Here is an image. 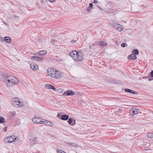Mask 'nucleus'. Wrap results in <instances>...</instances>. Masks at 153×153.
<instances>
[{
    "label": "nucleus",
    "instance_id": "obj_35",
    "mask_svg": "<svg viewBox=\"0 0 153 153\" xmlns=\"http://www.w3.org/2000/svg\"><path fill=\"white\" fill-rule=\"evenodd\" d=\"M94 1L95 3H98V2L97 0H94Z\"/></svg>",
    "mask_w": 153,
    "mask_h": 153
},
{
    "label": "nucleus",
    "instance_id": "obj_22",
    "mask_svg": "<svg viewBox=\"0 0 153 153\" xmlns=\"http://www.w3.org/2000/svg\"><path fill=\"white\" fill-rule=\"evenodd\" d=\"M4 118L0 117V123H3L4 122Z\"/></svg>",
    "mask_w": 153,
    "mask_h": 153
},
{
    "label": "nucleus",
    "instance_id": "obj_24",
    "mask_svg": "<svg viewBox=\"0 0 153 153\" xmlns=\"http://www.w3.org/2000/svg\"><path fill=\"white\" fill-rule=\"evenodd\" d=\"M15 114V112L10 111L9 113V115H10L11 117H13Z\"/></svg>",
    "mask_w": 153,
    "mask_h": 153
},
{
    "label": "nucleus",
    "instance_id": "obj_32",
    "mask_svg": "<svg viewBox=\"0 0 153 153\" xmlns=\"http://www.w3.org/2000/svg\"><path fill=\"white\" fill-rule=\"evenodd\" d=\"M151 76L152 77H153V71H152L151 72Z\"/></svg>",
    "mask_w": 153,
    "mask_h": 153
},
{
    "label": "nucleus",
    "instance_id": "obj_4",
    "mask_svg": "<svg viewBox=\"0 0 153 153\" xmlns=\"http://www.w3.org/2000/svg\"><path fill=\"white\" fill-rule=\"evenodd\" d=\"M12 104L15 107L20 108L23 106V103L20 100L19 98H14L12 99Z\"/></svg>",
    "mask_w": 153,
    "mask_h": 153
},
{
    "label": "nucleus",
    "instance_id": "obj_34",
    "mask_svg": "<svg viewBox=\"0 0 153 153\" xmlns=\"http://www.w3.org/2000/svg\"><path fill=\"white\" fill-rule=\"evenodd\" d=\"M7 128H3L4 131H7Z\"/></svg>",
    "mask_w": 153,
    "mask_h": 153
},
{
    "label": "nucleus",
    "instance_id": "obj_19",
    "mask_svg": "<svg viewBox=\"0 0 153 153\" xmlns=\"http://www.w3.org/2000/svg\"><path fill=\"white\" fill-rule=\"evenodd\" d=\"M4 39L5 42L7 43H9L11 41L10 38L9 37H4Z\"/></svg>",
    "mask_w": 153,
    "mask_h": 153
},
{
    "label": "nucleus",
    "instance_id": "obj_37",
    "mask_svg": "<svg viewBox=\"0 0 153 153\" xmlns=\"http://www.w3.org/2000/svg\"><path fill=\"white\" fill-rule=\"evenodd\" d=\"M97 7H98L101 10H102V8L99 7L98 6H97Z\"/></svg>",
    "mask_w": 153,
    "mask_h": 153
},
{
    "label": "nucleus",
    "instance_id": "obj_2",
    "mask_svg": "<svg viewBox=\"0 0 153 153\" xmlns=\"http://www.w3.org/2000/svg\"><path fill=\"white\" fill-rule=\"evenodd\" d=\"M48 75L56 79H60L62 77V74L60 71L53 68L48 69L47 71Z\"/></svg>",
    "mask_w": 153,
    "mask_h": 153
},
{
    "label": "nucleus",
    "instance_id": "obj_17",
    "mask_svg": "<svg viewBox=\"0 0 153 153\" xmlns=\"http://www.w3.org/2000/svg\"><path fill=\"white\" fill-rule=\"evenodd\" d=\"M47 53V52L45 50H42L39 52V54L41 56L45 55Z\"/></svg>",
    "mask_w": 153,
    "mask_h": 153
},
{
    "label": "nucleus",
    "instance_id": "obj_9",
    "mask_svg": "<svg viewBox=\"0 0 153 153\" xmlns=\"http://www.w3.org/2000/svg\"><path fill=\"white\" fill-rule=\"evenodd\" d=\"M32 121L33 123H39L41 124V122H42V121H41L39 120V118L37 117H35L33 119Z\"/></svg>",
    "mask_w": 153,
    "mask_h": 153
},
{
    "label": "nucleus",
    "instance_id": "obj_31",
    "mask_svg": "<svg viewBox=\"0 0 153 153\" xmlns=\"http://www.w3.org/2000/svg\"><path fill=\"white\" fill-rule=\"evenodd\" d=\"M93 6V4L92 3H90L89 4V7H91V8H92V7Z\"/></svg>",
    "mask_w": 153,
    "mask_h": 153
},
{
    "label": "nucleus",
    "instance_id": "obj_30",
    "mask_svg": "<svg viewBox=\"0 0 153 153\" xmlns=\"http://www.w3.org/2000/svg\"><path fill=\"white\" fill-rule=\"evenodd\" d=\"M92 8H91V7H89L87 9V11H89L91 10Z\"/></svg>",
    "mask_w": 153,
    "mask_h": 153
},
{
    "label": "nucleus",
    "instance_id": "obj_25",
    "mask_svg": "<svg viewBox=\"0 0 153 153\" xmlns=\"http://www.w3.org/2000/svg\"><path fill=\"white\" fill-rule=\"evenodd\" d=\"M72 122V120L71 118H70L69 119H68V122L69 124L71 126Z\"/></svg>",
    "mask_w": 153,
    "mask_h": 153
},
{
    "label": "nucleus",
    "instance_id": "obj_7",
    "mask_svg": "<svg viewBox=\"0 0 153 153\" xmlns=\"http://www.w3.org/2000/svg\"><path fill=\"white\" fill-rule=\"evenodd\" d=\"M30 65L31 68L33 70H37L39 68L38 65L35 63L31 62L30 64Z\"/></svg>",
    "mask_w": 153,
    "mask_h": 153
},
{
    "label": "nucleus",
    "instance_id": "obj_26",
    "mask_svg": "<svg viewBox=\"0 0 153 153\" xmlns=\"http://www.w3.org/2000/svg\"><path fill=\"white\" fill-rule=\"evenodd\" d=\"M133 53H134L135 55H137L139 53L138 51L137 50H134L133 51Z\"/></svg>",
    "mask_w": 153,
    "mask_h": 153
},
{
    "label": "nucleus",
    "instance_id": "obj_39",
    "mask_svg": "<svg viewBox=\"0 0 153 153\" xmlns=\"http://www.w3.org/2000/svg\"><path fill=\"white\" fill-rule=\"evenodd\" d=\"M4 24L6 25V24L5 23H4Z\"/></svg>",
    "mask_w": 153,
    "mask_h": 153
},
{
    "label": "nucleus",
    "instance_id": "obj_23",
    "mask_svg": "<svg viewBox=\"0 0 153 153\" xmlns=\"http://www.w3.org/2000/svg\"><path fill=\"white\" fill-rule=\"evenodd\" d=\"M147 136L149 138H153V133H148L147 134Z\"/></svg>",
    "mask_w": 153,
    "mask_h": 153
},
{
    "label": "nucleus",
    "instance_id": "obj_6",
    "mask_svg": "<svg viewBox=\"0 0 153 153\" xmlns=\"http://www.w3.org/2000/svg\"><path fill=\"white\" fill-rule=\"evenodd\" d=\"M130 111L131 115L137 114L138 113V109L135 107H134L132 108Z\"/></svg>",
    "mask_w": 153,
    "mask_h": 153
},
{
    "label": "nucleus",
    "instance_id": "obj_12",
    "mask_svg": "<svg viewBox=\"0 0 153 153\" xmlns=\"http://www.w3.org/2000/svg\"><path fill=\"white\" fill-rule=\"evenodd\" d=\"M31 59L34 60L39 61V62H42L43 60V58H39L36 56H32L31 57Z\"/></svg>",
    "mask_w": 153,
    "mask_h": 153
},
{
    "label": "nucleus",
    "instance_id": "obj_8",
    "mask_svg": "<svg viewBox=\"0 0 153 153\" xmlns=\"http://www.w3.org/2000/svg\"><path fill=\"white\" fill-rule=\"evenodd\" d=\"M74 92L72 91L68 90L65 91L63 94V95L66 96H72L74 95Z\"/></svg>",
    "mask_w": 153,
    "mask_h": 153
},
{
    "label": "nucleus",
    "instance_id": "obj_28",
    "mask_svg": "<svg viewBox=\"0 0 153 153\" xmlns=\"http://www.w3.org/2000/svg\"><path fill=\"white\" fill-rule=\"evenodd\" d=\"M127 46V45L126 43H123L121 44V46L122 47H126Z\"/></svg>",
    "mask_w": 153,
    "mask_h": 153
},
{
    "label": "nucleus",
    "instance_id": "obj_1",
    "mask_svg": "<svg viewBox=\"0 0 153 153\" xmlns=\"http://www.w3.org/2000/svg\"><path fill=\"white\" fill-rule=\"evenodd\" d=\"M3 80L7 86L8 87L12 86L15 84H18L19 82L18 79L16 77L7 74L3 75Z\"/></svg>",
    "mask_w": 153,
    "mask_h": 153
},
{
    "label": "nucleus",
    "instance_id": "obj_11",
    "mask_svg": "<svg viewBox=\"0 0 153 153\" xmlns=\"http://www.w3.org/2000/svg\"><path fill=\"white\" fill-rule=\"evenodd\" d=\"M41 124H45L48 126H51L53 125L52 123L47 120L42 121V122H41Z\"/></svg>",
    "mask_w": 153,
    "mask_h": 153
},
{
    "label": "nucleus",
    "instance_id": "obj_38",
    "mask_svg": "<svg viewBox=\"0 0 153 153\" xmlns=\"http://www.w3.org/2000/svg\"><path fill=\"white\" fill-rule=\"evenodd\" d=\"M71 42H73V43H74V42H76V41H75V40H71Z\"/></svg>",
    "mask_w": 153,
    "mask_h": 153
},
{
    "label": "nucleus",
    "instance_id": "obj_29",
    "mask_svg": "<svg viewBox=\"0 0 153 153\" xmlns=\"http://www.w3.org/2000/svg\"><path fill=\"white\" fill-rule=\"evenodd\" d=\"M72 126H74L76 124V121L75 120H72Z\"/></svg>",
    "mask_w": 153,
    "mask_h": 153
},
{
    "label": "nucleus",
    "instance_id": "obj_36",
    "mask_svg": "<svg viewBox=\"0 0 153 153\" xmlns=\"http://www.w3.org/2000/svg\"><path fill=\"white\" fill-rule=\"evenodd\" d=\"M55 0H49V1L51 2H52Z\"/></svg>",
    "mask_w": 153,
    "mask_h": 153
},
{
    "label": "nucleus",
    "instance_id": "obj_33",
    "mask_svg": "<svg viewBox=\"0 0 153 153\" xmlns=\"http://www.w3.org/2000/svg\"><path fill=\"white\" fill-rule=\"evenodd\" d=\"M14 17H15V18L16 19H18L19 18V17L17 16H14Z\"/></svg>",
    "mask_w": 153,
    "mask_h": 153
},
{
    "label": "nucleus",
    "instance_id": "obj_21",
    "mask_svg": "<svg viewBox=\"0 0 153 153\" xmlns=\"http://www.w3.org/2000/svg\"><path fill=\"white\" fill-rule=\"evenodd\" d=\"M68 144L70 146H76V147H79V146H78V145L77 144H76V143H68Z\"/></svg>",
    "mask_w": 153,
    "mask_h": 153
},
{
    "label": "nucleus",
    "instance_id": "obj_20",
    "mask_svg": "<svg viewBox=\"0 0 153 153\" xmlns=\"http://www.w3.org/2000/svg\"><path fill=\"white\" fill-rule=\"evenodd\" d=\"M32 140L34 142V143L36 144V143L38 142L39 140L38 139L37 137H34L32 139Z\"/></svg>",
    "mask_w": 153,
    "mask_h": 153
},
{
    "label": "nucleus",
    "instance_id": "obj_16",
    "mask_svg": "<svg viewBox=\"0 0 153 153\" xmlns=\"http://www.w3.org/2000/svg\"><path fill=\"white\" fill-rule=\"evenodd\" d=\"M99 44L102 47H105L107 45V44L102 41H100L99 42Z\"/></svg>",
    "mask_w": 153,
    "mask_h": 153
},
{
    "label": "nucleus",
    "instance_id": "obj_3",
    "mask_svg": "<svg viewBox=\"0 0 153 153\" xmlns=\"http://www.w3.org/2000/svg\"><path fill=\"white\" fill-rule=\"evenodd\" d=\"M70 55L74 60L77 61H82L83 59V56L81 52L73 51L70 53Z\"/></svg>",
    "mask_w": 153,
    "mask_h": 153
},
{
    "label": "nucleus",
    "instance_id": "obj_18",
    "mask_svg": "<svg viewBox=\"0 0 153 153\" xmlns=\"http://www.w3.org/2000/svg\"><path fill=\"white\" fill-rule=\"evenodd\" d=\"M118 26L117 27V30L119 31H121L123 30V27L120 25H118Z\"/></svg>",
    "mask_w": 153,
    "mask_h": 153
},
{
    "label": "nucleus",
    "instance_id": "obj_15",
    "mask_svg": "<svg viewBox=\"0 0 153 153\" xmlns=\"http://www.w3.org/2000/svg\"><path fill=\"white\" fill-rule=\"evenodd\" d=\"M128 58L130 59H135L136 58V56L134 53H132L129 56Z\"/></svg>",
    "mask_w": 153,
    "mask_h": 153
},
{
    "label": "nucleus",
    "instance_id": "obj_13",
    "mask_svg": "<svg viewBox=\"0 0 153 153\" xmlns=\"http://www.w3.org/2000/svg\"><path fill=\"white\" fill-rule=\"evenodd\" d=\"M69 116L67 114L62 115L61 117V119L62 120H66L68 119Z\"/></svg>",
    "mask_w": 153,
    "mask_h": 153
},
{
    "label": "nucleus",
    "instance_id": "obj_27",
    "mask_svg": "<svg viewBox=\"0 0 153 153\" xmlns=\"http://www.w3.org/2000/svg\"><path fill=\"white\" fill-rule=\"evenodd\" d=\"M57 151L58 153H66L62 149L57 150Z\"/></svg>",
    "mask_w": 153,
    "mask_h": 153
},
{
    "label": "nucleus",
    "instance_id": "obj_5",
    "mask_svg": "<svg viewBox=\"0 0 153 153\" xmlns=\"http://www.w3.org/2000/svg\"><path fill=\"white\" fill-rule=\"evenodd\" d=\"M16 138L14 136H11L7 137L4 139V141L5 143H11L15 141Z\"/></svg>",
    "mask_w": 153,
    "mask_h": 153
},
{
    "label": "nucleus",
    "instance_id": "obj_14",
    "mask_svg": "<svg viewBox=\"0 0 153 153\" xmlns=\"http://www.w3.org/2000/svg\"><path fill=\"white\" fill-rule=\"evenodd\" d=\"M125 91L126 92L132 93L133 94H136V93H137V92L136 91H134L133 90H130L128 88L125 89Z\"/></svg>",
    "mask_w": 153,
    "mask_h": 153
},
{
    "label": "nucleus",
    "instance_id": "obj_10",
    "mask_svg": "<svg viewBox=\"0 0 153 153\" xmlns=\"http://www.w3.org/2000/svg\"><path fill=\"white\" fill-rule=\"evenodd\" d=\"M45 87L47 89H52L54 91L56 90V89L52 85L49 84H46L45 85Z\"/></svg>",
    "mask_w": 153,
    "mask_h": 153
}]
</instances>
